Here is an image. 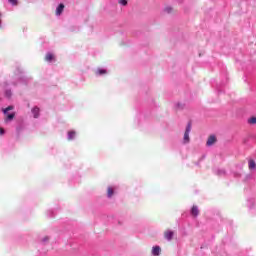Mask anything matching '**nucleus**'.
I'll list each match as a JSON object with an SVG mask.
<instances>
[{
    "label": "nucleus",
    "instance_id": "4468645a",
    "mask_svg": "<svg viewBox=\"0 0 256 256\" xmlns=\"http://www.w3.org/2000/svg\"><path fill=\"white\" fill-rule=\"evenodd\" d=\"M8 111H13V106H8L6 109L3 110L4 113H7Z\"/></svg>",
    "mask_w": 256,
    "mask_h": 256
},
{
    "label": "nucleus",
    "instance_id": "6e6552de",
    "mask_svg": "<svg viewBox=\"0 0 256 256\" xmlns=\"http://www.w3.org/2000/svg\"><path fill=\"white\" fill-rule=\"evenodd\" d=\"M32 113L34 115V119H37L39 117V107H34L32 109Z\"/></svg>",
    "mask_w": 256,
    "mask_h": 256
},
{
    "label": "nucleus",
    "instance_id": "7ed1b4c3",
    "mask_svg": "<svg viewBox=\"0 0 256 256\" xmlns=\"http://www.w3.org/2000/svg\"><path fill=\"white\" fill-rule=\"evenodd\" d=\"M175 235V232L171 230H167L164 232V238L167 239V241H171L173 239V236Z\"/></svg>",
    "mask_w": 256,
    "mask_h": 256
},
{
    "label": "nucleus",
    "instance_id": "20e7f679",
    "mask_svg": "<svg viewBox=\"0 0 256 256\" xmlns=\"http://www.w3.org/2000/svg\"><path fill=\"white\" fill-rule=\"evenodd\" d=\"M151 253H152L153 256H159L160 253H161V247H159V246H154V247L152 248Z\"/></svg>",
    "mask_w": 256,
    "mask_h": 256
},
{
    "label": "nucleus",
    "instance_id": "2eb2a0df",
    "mask_svg": "<svg viewBox=\"0 0 256 256\" xmlns=\"http://www.w3.org/2000/svg\"><path fill=\"white\" fill-rule=\"evenodd\" d=\"M15 118V114H8L7 119L11 121V119Z\"/></svg>",
    "mask_w": 256,
    "mask_h": 256
},
{
    "label": "nucleus",
    "instance_id": "9d476101",
    "mask_svg": "<svg viewBox=\"0 0 256 256\" xmlns=\"http://www.w3.org/2000/svg\"><path fill=\"white\" fill-rule=\"evenodd\" d=\"M68 139L69 141L75 139V131L68 132Z\"/></svg>",
    "mask_w": 256,
    "mask_h": 256
},
{
    "label": "nucleus",
    "instance_id": "f03ea898",
    "mask_svg": "<svg viewBox=\"0 0 256 256\" xmlns=\"http://www.w3.org/2000/svg\"><path fill=\"white\" fill-rule=\"evenodd\" d=\"M217 143V137L215 135H211L208 137L206 142L207 147H211Z\"/></svg>",
    "mask_w": 256,
    "mask_h": 256
},
{
    "label": "nucleus",
    "instance_id": "f3484780",
    "mask_svg": "<svg viewBox=\"0 0 256 256\" xmlns=\"http://www.w3.org/2000/svg\"><path fill=\"white\" fill-rule=\"evenodd\" d=\"M9 3H11V5H17V0H9Z\"/></svg>",
    "mask_w": 256,
    "mask_h": 256
},
{
    "label": "nucleus",
    "instance_id": "a211bd4d",
    "mask_svg": "<svg viewBox=\"0 0 256 256\" xmlns=\"http://www.w3.org/2000/svg\"><path fill=\"white\" fill-rule=\"evenodd\" d=\"M0 135H5V129H3L2 127H0Z\"/></svg>",
    "mask_w": 256,
    "mask_h": 256
},
{
    "label": "nucleus",
    "instance_id": "6ab92c4d",
    "mask_svg": "<svg viewBox=\"0 0 256 256\" xmlns=\"http://www.w3.org/2000/svg\"><path fill=\"white\" fill-rule=\"evenodd\" d=\"M165 11H166L167 13H172V12H173V8H166Z\"/></svg>",
    "mask_w": 256,
    "mask_h": 256
},
{
    "label": "nucleus",
    "instance_id": "1a4fd4ad",
    "mask_svg": "<svg viewBox=\"0 0 256 256\" xmlns=\"http://www.w3.org/2000/svg\"><path fill=\"white\" fill-rule=\"evenodd\" d=\"M55 59V56L51 53L46 54L45 61H53Z\"/></svg>",
    "mask_w": 256,
    "mask_h": 256
},
{
    "label": "nucleus",
    "instance_id": "39448f33",
    "mask_svg": "<svg viewBox=\"0 0 256 256\" xmlns=\"http://www.w3.org/2000/svg\"><path fill=\"white\" fill-rule=\"evenodd\" d=\"M64 9H65V4H59V6L56 8V15L57 16L61 15Z\"/></svg>",
    "mask_w": 256,
    "mask_h": 256
},
{
    "label": "nucleus",
    "instance_id": "f8f14e48",
    "mask_svg": "<svg viewBox=\"0 0 256 256\" xmlns=\"http://www.w3.org/2000/svg\"><path fill=\"white\" fill-rule=\"evenodd\" d=\"M248 123L249 125H256V117H251L248 119Z\"/></svg>",
    "mask_w": 256,
    "mask_h": 256
},
{
    "label": "nucleus",
    "instance_id": "dca6fc26",
    "mask_svg": "<svg viewBox=\"0 0 256 256\" xmlns=\"http://www.w3.org/2000/svg\"><path fill=\"white\" fill-rule=\"evenodd\" d=\"M98 73L99 75H105V73H107V70H99Z\"/></svg>",
    "mask_w": 256,
    "mask_h": 256
},
{
    "label": "nucleus",
    "instance_id": "f257e3e1",
    "mask_svg": "<svg viewBox=\"0 0 256 256\" xmlns=\"http://www.w3.org/2000/svg\"><path fill=\"white\" fill-rule=\"evenodd\" d=\"M191 122H188L187 126H186V130L184 132V137H183V143L185 145H187V143H189L190 138H189V133H191Z\"/></svg>",
    "mask_w": 256,
    "mask_h": 256
},
{
    "label": "nucleus",
    "instance_id": "9b49d317",
    "mask_svg": "<svg viewBox=\"0 0 256 256\" xmlns=\"http://www.w3.org/2000/svg\"><path fill=\"white\" fill-rule=\"evenodd\" d=\"M113 194H114L113 187H108V189H107L108 197H113Z\"/></svg>",
    "mask_w": 256,
    "mask_h": 256
},
{
    "label": "nucleus",
    "instance_id": "0eeeda50",
    "mask_svg": "<svg viewBox=\"0 0 256 256\" xmlns=\"http://www.w3.org/2000/svg\"><path fill=\"white\" fill-rule=\"evenodd\" d=\"M191 215H193V217H197V215H199V208L197 206L192 207Z\"/></svg>",
    "mask_w": 256,
    "mask_h": 256
},
{
    "label": "nucleus",
    "instance_id": "423d86ee",
    "mask_svg": "<svg viewBox=\"0 0 256 256\" xmlns=\"http://www.w3.org/2000/svg\"><path fill=\"white\" fill-rule=\"evenodd\" d=\"M248 168H249L250 171H253V169H256L255 160L250 159V160L248 161Z\"/></svg>",
    "mask_w": 256,
    "mask_h": 256
},
{
    "label": "nucleus",
    "instance_id": "ddd939ff",
    "mask_svg": "<svg viewBox=\"0 0 256 256\" xmlns=\"http://www.w3.org/2000/svg\"><path fill=\"white\" fill-rule=\"evenodd\" d=\"M119 5H127V0H118Z\"/></svg>",
    "mask_w": 256,
    "mask_h": 256
}]
</instances>
